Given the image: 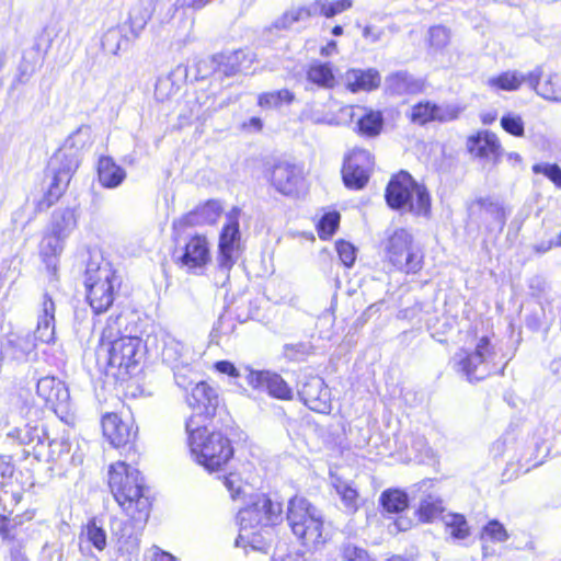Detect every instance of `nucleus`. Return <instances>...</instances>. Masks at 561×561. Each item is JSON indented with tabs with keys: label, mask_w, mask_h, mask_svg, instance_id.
<instances>
[{
	"label": "nucleus",
	"mask_w": 561,
	"mask_h": 561,
	"mask_svg": "<svg viewBox=\"0 0 561 561\" xmlns=\"http://www.w3.org/2000/svg\"><path fill=\"white\" fill-rule=\"evenodd\" d=\"M295 95L288 89L261 93L257 98V105L262 108H277L283 104H290Z\"/></svg>",
	"instance_id": "43"
},
{
	"label": "nucleus",
	"mask_w": 561,
	"mask_h": 561,
	"mask_svg": "<svg viewBox=\"0 0 561 561\" xmlns=\"http://www.w3.org/2000/svg\"><path fill=\"white\" fill-rule=\"evenodd\" d=\"M179 88L171 76L160 77L156 83L154 98L160 102H164L176 94Z\"/></svg>",
	"instance_id": "50"
},
{
	"label": "nucleus",
	"mask_w": 561,
	"mask_h": 561,
	"mask_svg": "<svg viewBox=\"0 0 561 561\" xmlns=\"http://www.w3.org/2000/svg\"><path fill=\"white\" fill-rule=\"evenodd\" d=\"M77 227V217L71 208L55 210L51 217V231L67 239Z\"/></svg>",
	"instance_id": "34"
},
{
	"label": "nucleus",
	"mask_w": 561,
	"mask_h": 561,
	"mask_svg": "<svg viewBox=\"0 0 561 561\" xmlns=\"http://www.w3.org/2000/svg\"><path fill=\"white\" fill-rule=\"evenodd\" d=\"M185 427L191 455L206 470L218 471L232 458L231 442L220 432H208L206 426L195 421V417H190Z\"/></svg>",
	"instance_id": "4"
},
{
	"label": "nucleus",
	"mask_w": 561,
	"mask_h": 561,
	"mask_svg": "<svg viewBox=\"0 0 561 561\" xmlns=\"http://www.w3.org/2000/svg\"><path fill=\"white\" fill-rule=\"evenodd\" d=\"M312 4L314 8V15H322L327 19H331L351 9L353 0H336L333 2H330L329 0H314Z\"/></svg>",
	"instance_id": "42"
},
{
	"label": "nucleus",
	"mask_w": 561,
	"mask_h": 561,
	"mask_svg": "<svg viewBox=\"0 0 561 561\" xmlns=\"http://www.w3.org/2000/svg\"><path fill=\"white\" fill-rule=\"evenodd\" d=\"M305 404L319 413H330L331 411V393L325 386L324 380L320 377L309 378L299 391Z\"/></svg>",
	"instance_id": "19"
},
{
	"label": "nucleus",
	"mask_w": 561,
	"mask_h": 561,
	"mask_svg": "<svg viewBox=\"0 0 561 561\" xmlns=\"http://www.w3.org/2000/svg\"><path fill=\"white\" fill-rule=\"evenodd\" d=\"M534 90L538 95L548 101L561 102V75L549 73L545 81H539V84Z\"/></svg>",
	"instance_id": "40"
},
{
	"label": "nucleus",
	"mask_w": 561,
	"mask_h": 561,
	"mask_svg": "<svg viewBox=\"0 0 561 561\" xmlns=\"http://www.w3.org/2000/svg\"><path fill=\"white\" fill-rule=\"evenodd\" d=\"M222 213V205L219 201L210 199L198 206L194 211L173 221V230H183L191 225H211L215 224Z\"/></svg>",
	"instance_id": "24"
},
{
	"label": "nucleus",
	"mask_w": 561,
	"mask_h": 561,
	"mask_svg": "<svg viewBox=\"0 0 561 561\" xmlns=\"http://www.w3.org/2000/svg\"><path fill=\"white\" fill-rule=\"evenodd\" d=\"M80 540L87 541L99 551H103L107 545L106 531L95 517L89 519L82 527Z\"/></svg>",
	"instance_id": "33"
},
{
	"label": "nucleus",
	"mask_w": 561,
	"mask_h": 561,
	"mask_svg": "<svg viewBox=\"0 0 561 561\" xmlns=\"http://www.w3.org/2000/svg\"><path fill=\"white\" fill-rule=\"evenodd\" d=\"M508 538V531L502 523H500L497 519L490 520L482 527L480 533L482 556L488 558L500 553V551L494 546L506 542Z\"/></svg>",
	"instance_id": "26"
},
{
	"label": "nucleus",
	"mask_w": 561,
	"mask_h": 561,
	"mask_svg": "<svg viewBox=\"0 0 561 561\" xmlns=\"http://www.w3.org/2000/svg\"><path fill=\"white\" fill-rule=\"evenodd\" d=\"M543 70L541 67H536L534 70L524 75L516 70H507L500 75L490 77L486 84L492 90L499 91H516L523 83H528L529 87L536 89L539 84V79L542 78Z\"/></svg>",
	"instance_id": "17"
},
{
	"label": "nucleus",
	"mask_w": 561,
	"mask_h": 561,
	"mask_svg": "<svg viewBox=\"0 0 561 561\" xmlns=\"http://www.w3.org/2000/svg\"><path fill=\"white\" fill-rule=\"evenodd\" d=\"M450 34L449 31L444 26H433L428 31V41L432 47L435 49H442L449 43Z\"/></svg>",
	"instance_id": "52"
},
{
	"label": "nucleus",
	"mask_w": 561,
	"mask_h": 561,
	"mask_svg": "<svg viewBox=\"0 0 561 561\" xmlns=\"http://www.w3.org/2000/svg\"><path fill=\"white\" fill-rule=\"evenodd\" d=\"M501 127L515 137H523L525 134L524 119L515 112H507L501 117Z\"/></svg>",
	"instance_id": "47"
},
{
	"label": "nucleus",
	"mask_w": 561,
	"mask_h": 561,
	"mask_svg": "<svg viewBox=\"0 0 561 561\" xmlns=\"http://www.w3.org/2000/svg\"><path fill=\"white\" fill-rule=\"evenodd\" d=\"M371 167L373 157L370 152L365 149H354L346 158L342 170L345 185L354 190L364 187L368 181Z\"/></svg>",
	"instance_id": "16"
},
{
	"label": "nucleus",
	"mask_w": 561,
	"mask_h": 561,
	"mask_svg": "<svg viewBox=\"0 0 561 561\" xmlns=\"http://www.w3.org/2000/svg\"><path fill=\"white\" fill-rule=\"evenodd\" d=\"M383 31L374 25H366L363 28V37L369 43H377L381 39Z\"/></svg>",
	"instance_id": "59"
},
{
	"label": "nucleus",
	"mask_w": 561,
	"mask_h": 561,
	"mask_svg": "<svg viewBox=\"0 0 561 561\" xmlns=\"http://www.w3.org/2000/svg\"><path fill=\"white\" fill-rule=\"evenodd\" d=\"M215 368L220 374H226L230 377H239V371L234 365L229 360H219L215 363Z\"/></svg>",
	"instance_id": "60"
},
{
	"label": "nucleus",
	"mask_w": 561,
	"mask_h": 561,
	"mask_svg": "<svg viewBox=\"0 0 561 561\" xmlns=\"http://www.w3.org/2000/svg\"><path fill=\"white\" fill-rule=\"evenodd\" d=\"M332 484L340 495L341 501L344 507L350 512L354 513L358 508V492L357 490L347 481L339 478H332Z\"/></svg>",
	"instance_id": "39"
},
{
	"label": "nucleus",
	"mask_w": 561,
	"mask_h": 561,
	"mask_svg": "<svg viewBox=\"0 0 561 561\" xmlns=\"http://www.w3.org/2000/svg\"><path fill=\"white\" fill-rule=\"evenodd\" d=\"M49 455L53 460L59 461L70 451V442L66 436L49 442Z\"/></svg>",
	"instance_id": "53"
},
{
	"label": "nucleus",
	"mask_w": 561,
	"mask_h": 561,
	"mask_svg": "<svg viewBox=\"0 0 561 561\" xmlns=\"http://www.w3.org/2000/svg\"><path fill=\"white\" fill-rule=\"evenodd\" d=\"M310 118L314 122V123H318V124H328V125H334V124H337V121L336 118L333 116V115H323V114H320L318 111L316 110H311L310 112Z\"/></svg>",
	"instance_id": "62"
},
{
	"label": "nucleus",
	"mask_w": 561,
	"mask_h": 561,
	"mask_svg": "<svg viewBox=\"0 0 561 561\" xmlns=\"http://www.w3.org/2000/svg\"><path fill=\"white\" fill-rule=\"evenodd\" d=\"M181 231H174L176 243L173 252L174 262L188 274L202 275L211 261L210 243L204 234L194 233L182 237Z\"/></svg>",
	"instance_id": "8"
},
{
	"label": "nucleus",
	"mask_w": 561,
	"mask_h": 561,
	"mask_svg": "<svg viewBox=\"0 0 561 561\" xmlns=\"http://www.w3.org/2000/svg\"><path fill=\"white\" fill-rule=\"evenodd\" d=\"M128 39L124 36L123 31L115 26L108 28L102 36L101 45L105 53L110 55H117L124 44H127Z\"/></svg>",
	"instance_id": "44"
},
{
	"label": "nucleus",
	"mask_w": 561,
	"mask_h": 561,
	"mask_svg": "<svg viewBox=\"0 0 561 561\" xmlns=\"http://www.w3.org/2000/svg\"><path fill=\"white\" fill-rule=\"evenodd\" d=\"M108 368L118 378L131 375L144 357V344L138 336L125 335L103 350Z\"/></svg>",
	"instance_id": "11"
},
{
	"label": "nucleus",
	"mask_w": 561,
	"mask_h": 561,
	"mask_svg": "<svg viewBox=\"0 0 561 561\" xmlns=\"http://www.w3.org/2000/svg\"><path fill=\"white\" fill-rule=\"evenodd\" d=\"M468 150L474 157L492 161L494 164L499 163L503 149L497 136L494 133L484 130L479 131L468 138Z\"/></svg>",
	"instance_id": "21"
},
{
	"label": "nucleus",
	"mask_w": 561,
	"mask_h": 561,
	"mask_svg": "<svg viewBox=\"0 0 561 561\" xmlns=\"http://www.w3.org/2000/svg\"><path fill=\"white\" fill-rule=\"evenodd\" d=\"M271 185L282 195L297 197L305 188L302 170L288 162L276 163L270 171Z\"/></svg>",
	"instance_id": "13"
},
{
	"label": "nucleus",
	"mask_w": 561,
	"mask_h": 561,
	"mask_svg": "<svg viewBox=\"0 0 561 561\" xmlns=\"http://www.w3.org/2000/svg\"><path fill=\"white\" fill-rule=\"evenodd\" d=\"M82 134L79 129L50 158L48 163V184L43 194H33L27 199V204H32L34 210L33 215L28 218L31 220L36 214L48 209L54 205L66 191L70 179L79 165L78 152L72 148L75 139Z\"/></svg>",
	"instance_id": "2"
},
{
	"label": "nucleus",
	"mask_w": 561,
	"mask_h": 561,
	"mask_svg": "<svg viewBox=\"0 0 561 561\" xmlns=\"http://www.w3.org/2000/svg\"><path fill=\"white\" fill-rule=\"evenodd\" d=\"M224 485L229 491L232 499H237L242 493V480L237 473L226 476L224 478Z\"/></svg>",
	"instance_id": "57"
},
{
	"label": "nucleus",
	"mask_w": 561,
	"mask_h": 561,
	"mask_svg": "<svg viewBox=\"0 0 561 561\" xmlns=\"http://www.w3.org/2000/svg\"><path fill=\"white\" fill-rule=\"evenodd\" d=\"M382 115L380 112L369 111L358 119V130L366 136H376L382 127Z\"/></svg>",
	"instance_id": "46"
},
{
	"label": "nucleus",
	"mask_w": 561,
	"mask_h": 561,
	"mask_svg": "<svg viewBox=\"0 0 561 561\" xmlns=\"http://www.w3.org/2000/svg\"><path fill=\"white\" fill-rule=\"evenodd\" d=\"M307 80L321 89H333L336 84L332 66L329 62L313 60L307 69Z\"/></svg>",
	"instance_id": "31"
},
{
	"label": "nucleus",
	"mask_w": 561,
	"mask_h": 561,
	"mask_svg": "<svg viewBox=\"0 0 561 561\" xmlns=\"http://www.w3.org/2000/svg\"><path fill=\"white\" fill-rule=\"evenodd\" d=\"M263 127V122L259 117H251L248 122L242 124V128L248 131H260Z\"/></svg>",
	"instance_id": "64"
},
{
	"label": "nucleus",
	"mask_w": 561,
	"mask_h": 561,
	"mask_svg": "<svg viewBox=\"0 0 561 561\" xmlns=\"http://www.w3.org/2000/svg\"><path fill=\"white\" fill-rule=\"evenodd\" d=\"M162 342V359L174 370L176 383L185 388V382L181 379L182 376L178 370L188 367L195 360L196 353L190 345L171 334H164Z\"/></svg>",
	"instance_id": "15"
},
{
	"label": "nucleus",
	"mask_w": 561,
	"mask_h": 561,
	"mask_svg": "<svg viewBox=\"0 0 561 561\" xmlns=\"http://www.w3.org/2000/svg\"><path fill=\"white\" fill-rule=\"evenodd\" d=\"M145 559L147 561H179L173 554L162 550L158 546H151L145 551Z\"/></svg>",
	"instance_id": "58"
},
{
	"label": "nucleus",
	"mask_w": 561,
	"mask_h": 561,
	"mask_svg": "<svg viewBox=\"0 0 561 561\" xmlns=\"http://www.w3.org/2000/svg\"><path fill=\"white\" fill-rule=\"evenodd\" d=\"M419 517L422 522L432 523L444 514L442 500L435 495L428 494L422 499L419 510Z\"/></svg>",
	"instance_id": "41"
},
{
	"label": "nucleus",
	"mask_w": 561,
	"mask_h": 561,
	"mask_svg": "<svg viewBox=\"0 0 561 561\" xmlns=\"http://www.w3.org/2000/svg\"><path fill=\"white\" fill-rule=\"evenodd\" d=\"M36 393L54 410L66 408L70 399L68 388L55 377H43L37 381Z\"/></svg>",
	"instance_id": "23"
},
{
	"label": "nucleus",
	"mask_w": 561,
	"mask_h": 561,
	"mask_svg": "<svg viewBox=\"0 0 561 561\" xmlns=\"http://www.w3.org/2000/svg\"><path fill=\"white\" fill-rule=\"evenodd\" d=\"M535 173H541L552 181L558 187H561V169L557 164H535L533 167Z\"/></svg>",
	"instance_id": "56"
},
{
	"label": "nucleus",
	"mask_w": 561,
	"mask_h": 561,
	"mask_svg": "<svg viewBox=\"0 0 561 561\" xmlns=\"http://www.w3.org/2000/svg\"><path fill=\"white\" fill-rule=\"evenodd\" d=\"M247 380L254 389L266 390L272 397L277 399L289 400L293 397L290 387L278 374L250 370Z\"/></svg>",
	"instance_id": "20"
},
{
	"label": "nucleus",
	"mask_w": 561,
	"mask_h": 561,
	"mask_svg": "<svg viewBox=\"0 0 561 561\" xmlns=\"http://www.w3.org/2000/svg\"><path fill=\"white\" fill-rule=\"evenodd\" d=\"M98 171L100 183L108 188L118 186L126 176L125 171L110 157H102L99 160Z\"/></svg>",
	"instance_id": "32"
},
{
	"label": "nucleus",
	"mask_w": 561,
	"mask_h": 561,
	"mask_svg": "<svg viewBox=\"0 0 561 561\" xmlns=\"http://www.w3.org/2000/svg\"><path fill=\"white\" fill-rule=\"evenodd\" d=\"M311 16H316L312 3L309 5L293 7L275 20L274 27L278 30H287L295 23L306 21Z\"/></svg>",
	"instance_id": "35"
},
{
	"label": "nucleus",
	"mask_w": 561,
	"mask_h": 561,
	"mask_svg": "<svg viewBox=\"0 0 561 561\" xmlns=\"http://www.w3.org/2000/svg\"><path fill=\"white\" fill-rule=\"evenodd\" d=\"M386 88L393 94H414L423 90L424 83L405 71H399L387 77Z\"/></svg>",
	"instance_id": "30"
},
{
	"label": "nucleus",
	"mask_w": 561,
	"mask_h": 561,
	"mask_svg": "<svg viewBox=\"0 0 561 561\" xmlns=\"http://www.w3.org/2000/svg\"><path fill=\"white\" fill-rule=\"evenodd\" d=\"M336 251L340 260L346 267H351L356 260V249L350 242L340 240L336 242Z\"/></svg>",
	"instance_id": "55"
},
{
	"label": "nucleus",
	"mask_w": 561,
	"mask_h": 561,
	"mask_svg": "<svg viewBox=\"0 0 561 561\" xmlns=\"http://www.w3.org/2000/svg\"><path fill=\"white\" fill-rule=\"evenodd\" d=\"M7 437L19 445L30 446L35 451L47 438L46 432L36 422L30 421L23 427H14Z\"/></svg>",
	"instance_id": "28"
},
{
	"label": "nucleus",
	"mask_w": 561,
	"mask_h": 561,
	"mask_svg": "<svg viewBox=\"0 0 561 561\" xmlns=\"http://www.w3.org/2000/svg\"><path fill=\"white\" fill-rule=\"evenodd\" d=\"M1 358L16 364L33 360L36 357V343L30 333L11 331L4 335L0 347Z\"/></svg>",
	"instance_id": "14"
},
{
	"label": "nucleus",
	"mask_w": 561,
	"mask_h": 561,
	"mask_svg": "<svg viewBox=\"0 0 561 561\" xmlns=\"http://www.w3.org/2000/svg\"><path fill=\"white\" fill-rule=\"evenodd\" d=\"M411 121L419 125H424L434 121V103L426 101L415 104L411 108Z\"/></svg>",
	"instance_id": "48"
},
{
	"label": "nucleus",
	"mask_w": 561,
	"mask_h": 561,
	"mask_svg": "<svg viewBox=\"0 0 561 561\" xmlns=\"http://www.w3.org/2000/svg\"><path fill=\"white\" fill-rule=\"evenodd\" d=\"M65 240L53 231L43 237L39 244V254L48 267L55 264V259L62 252Z\"/></svg>",
	"instance_id": "36"
},
{
	"label": "nucleus",
	"mask_w": 561,
	"mask_h": 561,
	"mask_svg": "<svg viewBox=\"0 0 561 561\" xmlns=\"http://www.w3.org/2000/svg\"><path fill=\"white\" fill-rule=\"evenodd\" d=\"M34 340L47 344L55 341V304L48 295L43 298Z\"/></svg>",
	"instance_id": "27"
},
{
	"label": "nucleus",
	"mask_w": 561,
	"mask_h": 561,
	"mask_svg": "<svg viewBox=\"0 0 561 561\" xmlns=\"http://www.w3.org/2000/svg\"><path fill=\"white\" fill-rule=\"evenodd\" d=\"M283 519V505L278 501L262 494L256 495L252 503L238 513L239 535L237 547L245 550H263L265 542L261 534L262 527L276 525Z\"/></svg>",
	"instance_id": "3"
},
{
	"label": "nucleus",
	"mask_w": 561,
	"mask_h": 561,
	"mask_svg": "<svg viewBox=\"0 0 561 561\" xmlns=\"http://www.w3.org/2000/svg\"><path fill=\"white\" fill-rule=\"evenodd\" d=\"M13 463L11 457L0 455V477L7 478L13 473Z\"/></svg>",
	"instance_id": "63"
},
{
	"label": "nucleus",
	"mask_w": 561,
	"mask_h": 561,
	"mask_svg": "<svg viewBox=\"0 0 561 561\" xmlns=\"http://www.w3.org/2000/svg\"><path fill=\"white\" fill-rule=\"evenodd\" d=\"M131 420L124 421L116 413H107L102 419L103 435L114 447L125 446L136 436Z\"/></svg>",
	"instance_id": "22"
},
{
	"label": "nucleus",
	"mask_w": 561,
	"mask_h": 561,
	"mask_svg": "<svg viewBox=\"0 0 561 561\" xmlns=\"http://www.w3.org/2000/svg\"><path fill=\"white\" fill-rule=\"evenodd\" d=\"M108 486L127 519L112 516L110 529L122 556H137L142 530L148 522L151 501L138 469L124 461L112 463Z\"/></svg>",
	"instance_id": "1"
},
{
	"label": "nucleus",
	"mask_w": 561,
	"mask_h": 561,
	"mask_svg": "<svg viewBox=\"0 0 561 561\" xmlns=\"http://www.w3.org/2000/svg\"><path fill=\"white\" fill-rule=\"evenodd\" d=\"M381 78L376 69H350L345 72V84L352 92L371 91L380 85Z\"/></svg>",
	"instance_id": "29"
},
{
	"label": "nucleus",
	"mask_w": 561,
	"mask_h": 561,
	"mask_svg": "<svg viewBox=\"0 0 561 561\" xmlns=\"http://www.w3.org/2000/svg\"><path fill=\"white\" fill-rule=\"evenodd\" d=\"M21 500L20 488L13 482H0V535L3 539L10 537L7 528V517L12 514Z\"/></svg>",
	"instance_id": "25"
},
{
	"label": "nucleus",
	"mask_w": 561,
	"mask_h": 561,
	"mask_svg": "<svg viewBox=\"0 0 561 561\" xmlns=\"http://www.w3.org/2000/svg\"><path fill=\"white\" fill-rule=\"evenodd\" d=\"M499 352L488 336L478 339L472 352L460 350L454 356L458 369L469 381L480 380L496 369Z\"/></svg>",
	"instance_id": "10"
},
{
	"label": "nucleus",
	"mask_w": 561,
	"mask_h": 561,
	"mask_svg": "<svg viewBox=\"0 0 561 561\" xmlns=\"http://www.w3.org/2000/svg\"><path fill=\"white\" fill-rule=\"evenodd\" d=\"M383 250L387 262L398 271L415 274L423 266V254L407 229H396L389 234Z\"/></svg>",
	"instance_id": "9"
},
{
	"label": "nucleus",
	"mask_w": 561,
	"mask_h": 561,
	"mask_svg": "<svg viewBox=\"0 0 561 561\" xmlns=\"http://www.w3.org/2000/svg\"><path fill=\"white\" fill-rule=\"evenodd\" d=\"M386 201L391 208L416 216H427L431 211V197L426 187L403 171L390 180Z\"/></svg>",
	"instance_id": "6"
},
{
	"label": "nucleus",
	"mask_w": 561,
	"mask_h": 561,
	"mask_svg": "<svg viewBox=\"0 0 561 561\" xmlns=\"http://www.w3.org/2000/svg\"><path fill=\"white\" fill-rule=\"evenodd\" d=\"M125 322V318L121 314L116 317H110L107 319L101 332L99 355L102 354L103 350L108 347V344H113V342L125 336L122 335V327Z\"/></svg>",
	"instance_id": "37"
},
{
	"label": "nucleus",
	"mask_w": 561,
	"mask_h": 561,
	"mask_svg": "<svg viewBox=\"0 0 561 561\" xmlns=\"http://www.w3.org/2000/svg\"><path fill=\"white\" fill-rule=\"evenodd\" d=\"M340 214L336 211L327 213L318 224V233L321 239L330 238L337 229Z\"/></svg>",
	"instance_id": "49"
},
{
	"label": "nucleus",
	"mask_w": 561,
	"mask_h": 561,
	"mask_svg": "<svg viewBox=\"0 0 561 561\" xmlns=\"http://www.w3.org/2000/svg\"><path fill=\"white\" fill-rule=\"evenodd\" d=\"M287 522L293 534L308 548L317 549L328 539L321 512L302 496L288 502Z\"/></svg>",
	"instance_id": "5"
},
{
	"label": "nucleus",
	"mask_w": 561,
	"mask_h": 561,
	"mask_svg": "<svg viewBox=\"0 0 561 561\" xmlns=\"http://www.w3.org/2000/svg\"><path fill=\"white\" fill-rule=\"evenodd\" d=\"M460 107L454 104L434 103V121L445 123L456 119L460 114Z\"/></svg>",
	"instance_id": "51"
},
{
	"label": "nucleus",
	"mask_w": 561,
	"mask_h": 561,
	"mask_svg": "<svg viewBox=\"0 0 561 561\" xmlns=\"http://www.w3.org/2000/svg\"><path fill=\"white\" fill-rule=\"evenodd\" d=\"M186 400L188 405L196 412V415L192 416L195 417L196 422H198L197 419L201 416H214L220 402L217 391L204 381L197 382L193 387Z\"/></svg>",
	"instance_id": "18"
},
{
	"label": "nucleus",
	"mask_w": 561,
	"mask_h": 561,
	"mask_svg": "<svg viewBox=\"0 0 561 561\" xmlns=\"http://www.w3.org/2000/svg\"><path fill=\"white\" fill-rule=\"evenodd\" d=\"M547 283L541 276H534L529 279V289L533 296H540L545 293Z\"/></svg>",
	"instance_id": "61"
},
{
	"label": "nucleus",
	"mask_w": 561,
	"mask_h": 561,
	"mask_svg": "<svg viewBox=\"0 0 561 561\" xmlns=\"http://www.w3.org/2000/svg\"><path fill=\"white\" fill-rule=\"evenodd\" d=\"M381 504L389 513H400L408 507V496L400 490H388L381 495Z\"/></svg>",
	"instance_id": "45"
},
{
	"label": "nucleus",
	"mask_w": 561,
	"mask_h": 561,
	"mask_svg": "<svg viewBox=\"0 0 561 561\" xmlns=\"http://www.w3.org/2000/svg\"><path fill=\"white\" fill-rule=\"evenodd\" d=\"M119 285V277L108 262L98 266L89 264L85 273L87 298L94 312H104L112 306Z\"/></svg>",
	"instance_id": "7"
},
{
	"label": "nucleus",
	"mask_w": 561,
	"mask_h": 561,
	"mask_svg": "<svg viewBox=\"0 0 561 561\" xmlns=\"http://www.w3.org/2000/svg\"><path fill=\"white\" fill-rule=\"evenodd\" d=\"M342 558L345 561H375L367 551L352 543H345L341 548Z\"/></svg>",
	"instance_id": "54"
},
{
	"label": "nucleus",
	"mask_w": 561,
	"mask_h": 561,
	"mask_svg": "<svg viewBox=\"0 0 561 561\" xmlns=\"http://www.w3.org/2000/svg\"><path fill=\"white\" fill-rule=\"evenodd\" d=\"M239 215L240 209L237 207L227 214V222L219 237L218 270L225 278H228L229 271L237 260L240 241Z\"/></svg>",
	"instance_id": "12"
},
{
	"label": "nucleus",
	"mask_w": 561,
	"mask_h": 561,
	"mask_svg": "<svg viewBox=\"0 0 561 561\" xmlns=\"http://www.w3.org/2000/svg\"><path fill=\"white\" fill-rule=\"evenodd\" d=\"M446 533L454 539H466L470 535V527L461 514L446 513L442 516Z\"/></svg>",
	"instance_id": "38"
}]
</instances>
